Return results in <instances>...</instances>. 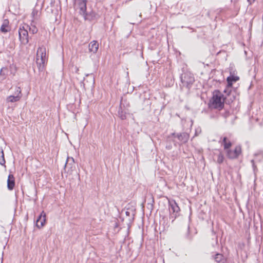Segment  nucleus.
Instances as JSON below:
<instances>
[{
	"label": "nucleus",
	"instance_id": "obj_17",
	"mask_svg": "<svg viewBox=\"0 0 263 263\" xmlns=\"http://www.w3.org/2000/svg\"><path fill=\"white\" fill-rule=\"evenodd\" d=\"M222 144L224 146V149L228 150V149L232 146L231 142L228 140L227 137H224L223 139Z\"/></svg>",
	"mask_w": 263,
	"mask_h": 263
},
{
	"label": "nucleus",
	"instance_id": "obj_6",
	"mask_svg": "<svg viewBox=\"0 0 263 263\" xmlns=\"http://www.w3.org/2000/svg\"><path fill=\"white\" fill-rule=\"evenodd\" d=\"M181 81L183 85L189 88L193 84L195 80L192 73L186 72L182 74Z\"/></svg>",
	"mask_w": 263,
	"mask_h": 263
},
{
	"label": "nucleus",
	"instance_id": "obj_21",
	"mask_svg": "<svg viewBox=\"0 0 263 263\" xmlns=\"http://www.w3.org/2000/svg\"><path fill=\"white\" fill-rule=\"evenodd\" d=\"M28 29L29 32L32 34L36 33L38 31V29L34 25L29 26Z\"/></svg>",
	"mask_w": 263,
	"mask_h": 263
},
{
	"label": "nucleus",
	"instance_id": "obj_13",
	"mask_svg": "<svg viewBox=\"0 0 263 263\" xmlns=\"http://www.w3.org/2000/svg\"><path fill=\"white\" fill-rule=\"evenodd\" d=\"M11 30V27L9 26V21L7 19H5L3 22V24L1 27L0 31L3 33H6Z\"/></svg>",
	"mask_w": 263,
	"mask_h": 263
},
{
	"label": "nucleus",
	"instance_id": "obj_16",
	"mask_svg": "<svg viewBox=\"0 0 263 263\" xmlns=\"http://www.w3.org/2000/svg\"><path fill=\"white\" fill-rule=\"evenodd\" d=\"M99 48V44L96 41L91 42L89 44V50L90 52L96 53Z\"/></svg>",
	"mask_w": 263,
	"mask_h": 263
},
{
	"label": "nucleus",
	"instance_id": "obj_8",
	"mask_svg": "<svg viewBox=\"0 0 263 263\" xmlns=\"http://www.w3.org/2000/svg\"><path fill=\"white\" fill-rule=\"evenodd\" d=\"M15 90L14 93L13 95L9 96L6 98V101L7 102H16L21 99L22 97L21 88L19 87H15Z\"/></svg>",
	"mask_w": 263,
	"mask_h": 263
},
{
	"label": "nucleus",
	"instance_id": "obj_18",
	"mask_svg": "<svg viewBox=\"0 0 263 263\" xmlns=\"http://www.w3.org/2000/svg\"><path fill=\"white\" fill-rule=\"evenodd\" d=\"M40 15V11L36 8H34L31 13V15L34 20H37Z\"/></svg>",
	"mask_w": 263,
	"mask_h": 263
},
{
	"label": "nucleus",
	"instance_id": "obj_9",
	"mask_svg": "<svg viewBox=\"0 0 263 263\" xmlns=\"http://www.w3.org/2000/svg\"><path fill=\"white\" fill-rule=\"evenodd\" d=\"M241 152V148L240 146H237L234 150L228 149L227 151V156L230 159H235L238 157Z\"/></svg>",
	"mask_w": 263,
	"mask_h": 263
},
{
	"label": "nucleus",
	"instance_id": "obj_15",
	"mask_svg": "<svg viewBox=\"0 0 263 263\" xmlns=\"http://www.w3.org/2000/svg\"><path fill=\"white\" fill-rule=\"evenodd\" d=\"M75 164L74 159L72 157H68L66 162L65 164V168L70 169L71 171L73 170V168H75Z\"/></svg>",
	"mask_w": 263,
	"mask_h": 263
},
{
	"label": "nucleus",
	"instance_id": "obj_3",
	"mask_svg": "<svg viewBox=\"0 0 263 263\" xmlns=\"http://www.w3.org/2000/svg\"><path fill=\"white\" fill-rule=\"evenodd\" d=\"M224 100L225 98L222 93L219 90H215L210 101V106L211 108L221 110L224 107Z\"/></svg>",
	"mask_w": 263,
	"mask_h": 263
},
{
	"label": "nucleus",
	"instance_id": "obj_12",
	"mask_svg": "<svg viewBox=\"0 0 263 263\" xmlns=\"http://www.w3.org/2000/svg\"><path fill=\"white\" fill-rule=\"evenodd\" d=\"M173 136L177 137L178 139L182 143L187 142L189 139V135L186 133H182L180 134H173Z\"/></svg>",
	"mask_w": 263,
	"mask_h": 263
},
{
	"label": "nucleus",
	"instance_id": "obj_5",
	"mask_svg": "<svg viewBox=\"0 0 263 263\" xmlns=\"http://www.w3.org/2000/svg\"><path fill=\"white\" fill-rule=\"evenodd\" d=\"M170 219L173 222L179 215L180 208L175 200L169 201Z\"/></svg>",
	"mask_w": 263,
	"mask_h": 263
},
{
	"label": "nucleus",
	"instance_id": "obj_24",
	"mask_svg": "<svg viewBox=\"0 0 263 263\" xmlns=\"http://www.w3.org/2000/svg\"><path fill=\"white\" fill-rule=\"evenodd\" d=\"M255 0H248V2L250 4H251L252 3L254 2Z\"/></svg>",
	"mask_w": 263,
	"mask_h": 263
},
{
	"label": "nucleus",
	"instance_id": "obj_10",
	"mask_svg": "<svg viewBox=\"0 0 263 263\" xmlns=\"http://www.w3.org/2000/svg\"><path fill=\"white\" fill-rule=\"evenodd\" d=\"M239 78L238 77L235 76L234 75H231L230 76L228 77L227 79L228 82L227 89L224 90V92L225 93H228V95H229L230 90H229L228 89L232 86L233 82H236L239 80Z\"/></svg>",
	"mask_w": 263,
	"mask_h": 263
},
{
	"label": "nucleus",
	"instance_id": "obj_14",
	"mask_svg": "<svg viewBox=\"0 0 263 263\" xmlns=\"http://www.w3.org/2000/svg\"><path fill=\"white\" fill-rule=\"evenodd\" d=\"M15 186V179L13 175L9 174L7 179V187L9 190H12Z\"/></svg>",
	"mask_w": 263,
	"mask_h": 263
},
{
	"label": "nucleus",
	"instance_id": "obj_20",
	"mask_svg": "<svg viewBox=\"0 0 263 263\" xmlns=\"http://www.w3.org/2000/svg\"><path fill=\"white\" fill-rule=\"evenodd\" d=\"M214 259L216 262L219 263L223 259V256L221 254L217 253L215 255Z\"/></svg>",
	"mask_w": 263,
	"mask_h": 263
},
{
	"label": "nucleus",
	"instance_id": "obj_1",
	"mask_svg": "<svg viewBox=\"0 0 263 263\" xmlns=\"http://www.w3.org/2000/svg\"><path fill=\"white\" fill-rule=\"evenodd\" d=\"M87 2V0H74V8L85 20H91L95 17V14L93 12L88 13L86 12Z\"/></svg>",
	"mask_w": 263,
	"mask_h": 263
},
{
	"label": "nucleus",
	"instance_id": "obj_22",
	"mask_svg": "<svg viewBox=\"0 0 263 263\" xmlns=\"http://www.w3.org/2000/svg\"><path fill=\"white\" fill-rule=\"evenodd\" d=\"M2 158L0 159V164L2 165H4L5 167H6V165H5V158H4V152H3V150H2Z\"/></svg>",
	"mask_w": 263,
	"mask_h": 263
},
{
	"label": "nucleus",
	"instance_id": "obj_2",
	"mask_svg": "<svg viewBox=\"0 0 263 263\" xmlns=\"http://www.w3.org/2000/svg\"><path fill=\"white\" fill-rule=\"evenodd\" d=\"M47 62L46 47L44 46L39 47L36 52V63L40 71L43 70Z\"/></svg>",
	"mask_w": 263,
	"mask_h": 263
},
{
	"label": "nucleus",
	"instance_id": "obj_19",
	"mask_svg": "<svg viewBox=\"0 0 263 263\" xmlns=\"http://www.w3.org/2000/svg\"><path fill=\"white\" fill-rule=\"evenodd\" d=\"M224 160V156L221 152H219L217 154V162L220 164L222 163Z\"/></svg>",
	"mask_w": 263,
	"mask_h": 263
},
{
	"label": "nucleus",
	"instance_id": "obj_23",
	"mask_svg": "<svg viewBox=\"0 0 263 263\" xmlns=\"http://www.w3.org/2000/svg\"><path fill=\"white\" fill-rule=\"evenodd\" d=\"M118 114H119V117H120V118L122 120H124L126 119V116L125 114H124L123 113L122 111H119Z\"/></svg>",
	"mask_w": 263,
	"mask_h": 263
},
{
	"label": "nucleus",
	"instance_id": "obj_7",
	"mask_svg": "<svg viewBox=\"0 0 263 263\" xmlns=\"http://www.w3.org/2000/svg\"><path fill=\"white\" fill-rule=\"evenodd\" d=\"M16 71V68L13 65H10L8 67H4L1 68L0 71V76L5 79L6 76L9 75L14 76Z\"/></svg>",
	"mask_w": 263,
	"mask_h": 263
},
{
	"label": "nucleus",
	"instance_id": "obj_11",
	"mask_svg": "<svg viewBox=\"0 0 263 263\" xmlns=\"http://www.w3.org/2000/svg\"><path fill=\"white\" fill-rule=\"evenodd\" d=\"M36 227L40 228L43 227L46 222V214L43 211L36 220Z\"/></svg>",
	"mask_w": 263,
	"mask_h": 263
},
{
	"label": "nucleus",
	"instance_id": "obj_4",
	"mask_svg": "<svg viewBox=\"0 0 263 263\" xmlns=\"http://www.w3.org/2000/svg\"><path fill=\"white\" fill-rule=\"evenodd\" d=\"M29 25L24 24L21 26L18 30L19 39L22 44L26 45L29 42L28 30Z\"/></svg>",
	"mask_w": 263,
	"mask_h": 263
},
{
	"label": "nucleus",
	"instance_id": "obj_25",
	"mask_svg": "<svg viewBox=\"0 0 263 263\" xmlns=\"http://www.w3.org/2000/svg\"><path fill=\"white\" fill-rule=\"evenodd\" d=\"M129 213L128 212H126V215H128V214H129Z\"/></svg>",
	"mask_w": 263,
	"mask_h": 263
}]
</instances>
